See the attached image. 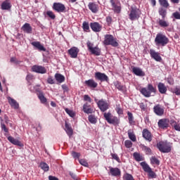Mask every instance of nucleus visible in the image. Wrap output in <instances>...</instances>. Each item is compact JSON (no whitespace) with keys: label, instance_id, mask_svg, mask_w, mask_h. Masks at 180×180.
Instances as JSON below:
<instances>
[{"label":"nucleus","instance_id":"f257e3e1","mask_svg":"<svg viewBox=\"0 0 180 180\" xmlns=\"http://www.w3.org/2000/svg\"><path fill=\"white\" fill-rule=\"evenodd\" d=\"M169 43V39L165 36V34L162 33H158L156 34L155 38V44L156 46H162V47H165Z\"/></svg>","mask_w":180,"mask_h":180},{"label":"nucleus","instance_id":"f03ea898","mask_svg":"<svg viewBox=\"0 0 180 180\" xmlns=\"http://www.w3.org/2000/svg\"><path fill=\"white\" fill-rule=\"evenodd\" d=\"M157 147L159 151L163 153H171V150H172V146L171 145L170 143L168 142H159L157 144Z\"/></svg>","mask_w":180,"mask_h":180},{"label":"nucleus","instance_id":"7ed1b4c3","mask_svg":"<svg viewBox=\"0 0 180 180\" xmlns=\"http://www.w3.org/2000/svg\"><path fill=\"white\" fill-rule=\"evenodd\" d=\"M141 94L145 96V98H150L151 96V94H155L157 92V89L153 86V84H148L147 88H142L140 90Z\"/></svg>","mask_w":180,"mask_h":180},{"label":"nucleus","instance_id":"20e7f679","mask_svg":"<svg viewBox=\"0 0 180 180\" xmlns=\"http://www.w3.org/2000/svg\"><path fill=\"white\" fill-rule=\"evenodd\" d=\"M103 43L105 46H112V47H117L119 46V43H117L116 39H115V37L111 34L105 35V40Z\"/></svg>","mask_w":180,"mask_h":180},{"label":"nucleus","instance_id":"39448f33","mask_svg":"<svg viewBox=\"0 0 180 180\" xmlns=\"http://www.w3.org/2000/svg\"><path fill=\"white\" fill-rule=\"evenodd\" d=\"M104 118L110 124H119L120 122L117 117L113 116L110 112L103 114Z\"/></svg>","mask_w":180,"mask_h":180},{"label":"nucleus","instance_id":"423d86ee","mask_svg":"<svg viewBox=\"0 0 180 180\" xmlns=\"http://www.w3.org/2000/svg\"><path fill=\"white\" fill-rule=\"evenodd\" d=\"M104 118L110 124H119L120 122L117 117L113 116L110 112L103 114Z\"/></svg>","mask_w":180,"mask_h":180},{"label":"nucleus","instance_id":"0eeeda50","mask_svg":"<svg viewBox=\"0 0 180 180\" xmlns=\"http://www.w3.org/2000/svg\"><path fill=\"white\" fill-rule=\"evenodd\" d=\"M104 118L110 124H119L120 122L117 117L113 116L110 112L103 114Z\"/></svg>","mask_w":180,"mask_h":180},{"label":"nucleus","instance_id":"6e6552de","mask_svg":"<svg viewBox=\"0 0 180 180\" xmlns=\"http://www.w3.org/2000/svg\"><path fill=\"white\" fill-rule=\"evenodd\" d=\"M140 165L142 167L143 171L148 174V176H150V178H152V179L157 178V174H155V172L153 171V169H151V167H150V166L148 165V164H147V162H142L140 163Z\"/></svg>","mask_w":180,"mask_h":180},{"label":"nucleus","instance_id":"1a4fd4ad","mask_svg":"<svg viewBox=\"0 0 180 180\" xmlns=\"http://www.w3.org/2000/svg\"><path fill=\"white\" fill-rule=\"evenodd\" d=\"M140 15H141V12L139 9L131 8L129 14V18L131 21L139 20Z\"/></svg>","mask_w":180,"mask_h":180},{"label":"nucleus","instance_id":"9d476101","mask_svg":"<svg viewBox=\"0 0 180 180\" xmlns=\"http://www.w3.org/2000/svg\"><path fill=\"white\" fill-rule=\"evenodd\" d=\"M88 50L91 51V54H94V56H99L101 54V49L98 46L94 47V44L91 43V41H87L86 43Z\"/></svg>","mask_w":180,"mask_h":180},{"label":"nucleus","instance_id":"9b49d317","mask_svg":"<svg viewBox=\"0 0 180 180\" xmlns=\"http://www.w3.org/2000/svg\"><path fill=\"white\" fill-rule=\"evenodd\" d=\"M98 108L100 109L101 112H106L108 109H109V103L108 101L101 99L96 102Z\"/></svg>","mask_w":180,"mask_h":180},{"label":"nucleus","instance_id":"f8f14e48","mask_svg":"<svg viewBox=\"0 0 180 180\" xmlns=\"http://www.w3.org/2000/svg\"><path fill=\"white\" fill-rule=\"evenodd\" d=\"M110 2L112 7V11L115 13H120L122 11V6L120 1H115V0H110Z\"/></svg>","mask_w":180,"mask_h":180},{"label":"nucleus","instance_id":"ddd939ff","mask_svg":"<svg viewBox=\"0 0 180 180\" xmlns=\"http://www.w3.org/2000/svg\"><path fill=\"white\" fill-rule=\"evenodd\" d=\"M32 70L33 72H37V74H46L47 72V69L41 65H34L32 67Z\"/></svg>","mask_w":180,"mask_h":180},{"label":"nucleus","instance_id":"4468645a","mask_svg":"<svg viewBox=\"0 0 180 180\" xmlns=\"http://www.w3.org/2000/svg\"><path fill=\"white\" fill-rule=\"evenodd\" d=\"M95 78L101 82H108L109 81V77L105 73L101 72H97L95 73Z\"/></svg>","mask_w":180,"mask_h":180},{"label":"nucleus","instance_id":"2eb2a0df","mask_svg":"<svg viewBox=\"0 0 180 180\" xmlns=\"http://www.w3.org/2000/svg\"><path fill=\"white\" fill-rule=\"evenodd\" d=\"M68 53L71 58H77V57H78V53H79V49L76 46H72L68 51Z\"/></svg>","mask_w":180,"mask_h":180},{"label":"nucleus","instance_id":"dca6fc26","mask_svg":"<svg viewBox=\"0 0 180 180\" xmlns=\"http://www.w3.org/2000/svg\"><path fill=\"white\" fill-rule=\"evenodd\" d=\"M53 10L60 13L65 11V6L61 3H54L53 4Z\"/></svg>","mask_w":180,"mask_h":180},{"label":"nucleus","instance_id":"f3484780","mask_svg":"<svg viewBox=\"0 0 180 180\" xmlns=\"http://www.w3.org/2000/svg\"><path fill=\"white\" fill-rule=\"evenodd\" d=\"M150 55L151 58H153L155 61L161 62L162 60V58H161V56H160V53L155 52L154 49L150 50Z\"/></svg>","mask_w":180,"mask_h":180},{"label":"nucleus","instance_id":"a211bd4d","mask_svg":"<svg viewBox=\"0 0 180 180\" xmlns=\"http://www.w3.org/2000/svg\"><path fill=\"white\" fill-rule=\"evenodd\" d=\"M90 27L93 30V32H99L102 30V25L99 24V22H91Z\"/></svg>","mask_w":180,"mask_h":180},{"label":"nucleus","instance_id":"6ab92c4d","mask_svg":"<svg viewBox=\"0 0 180 180\" xmlns=\"http://www.w3.org/2000/svg\"><path fill=\"white\" fill-rule=\"evenodd\" d=\"M160 129H167L168 124H169V121L167 119H161L158 122Z\"/></svg>","mask_w":180,"mask_h":180},{"label":"nucleus","instance_id":"aec40b11","mask_svg":"<svg viewBox=\"0 0 180 180\" xmlns=\"http://www.w3.org/2000/svg\"><path fill=\"white\" fill-rule=\"evenodd\" d=\"M132 72L137 77H144L146 75V73L143 71V70L137 67L132 68Z\"/></svg>","mask_w":180,"mask_h":180},{"label":"nucleus","instance_id":"412c9836","mask_svg":"<svg viewBox=\"0 0 180 180\" xmlns=\"http://www.w3.org/2000/svg\"><path fill=\"white\" fill-rule=\"evenodd\" d=\"M153 112L157 116H162L164 115V108L160 105H157L153 108Z\"/></svg>","mask_w":180,"mask_h":180},{"label":"nucleus","instance_id":"4be33fe9","mask_svg":"<svg viewBox=\"0 0 180 180\" xmlns=\"http://www.w3.org/2000/svg\"><path fill=\"white\" fill-rule=\"evenodd\" d=\"M142 136L143 139H146L148 141H151L153 140V136L151 135V132L148 131L147 129H144L142 131Z\"/></svg>","mask_w":180,"mask_h":180},{"label":"nucleus","instance_id":"5701e85b","mask_svg":"<svg viewBox=\"0 0 180 180\" xmlns=\"http://www.w3.org/2000/svg\"><path fill=\"white\" fill-rule=\"evenodd\" d=\"M110 168V174H111L112 176H120V169L117 167H109Z\"/></svg>","mask_w":180,"mask_h":180},{"label":"nucleus","instance_id":"b1692460","mask_svg":"<svg viewBox=\"0 0 180 180\" xmlns=\"http://www.w3.org/2000/svg\"><path fill=\"white\" fill-rule=\"evenodd\" d=\"M8 141H10V143H11V144H13L14 146H18V147H23V144H22V142L13 138V136H8Z\"/></svg>","mask_w":180,"mask_h":180},{"label":"nucleus","instance_id":"393cba45","mask_svg":"<svg viewBox=\"0 0 180 180\" xmlns=\"http://www.w3.org/2000/svg\"><path fill=\"white\" fill-rule=\"evenodd\" d=\"M21 29L25 33H27L28 34H30L33 30L32 26H30V24L27 22L25 23Z\"/></svg>","mask_w":180,"mask_h":180},{"label":"nucleus","instance_id":"a878e982","mask_svg":"<svg viewBox=\"0 0 180 180\" xmlns=\"http://www.w3.org/2000/svg\"><path fill=\"white\" fill-rule=\"evenodd\" d=\"M2 11H9L11 8H12V5L11 4V1L9 0L4 1L1 5Z\"/></svg>","mask_w":180,"mask_h":180},{"label":"nucleus","instance_id":"bb28decb","mask_svg":"<svg viewBox=\"0 0 180 180\" xmlns=\"http://www.w3.org/2000/svg\"><path fill=\"white\" fill-rule=\"evenodd\" d=\"M32 46L37 49L39 51H46V48L39 41H33L31 43Z\"/></svg>","mask_w":180,"mask_h":180},{"label":"nucleus","instance_id":"cd10ccee","mask_svg":"<svg viewBox=\"0 0 180 180\" xmlns=\"http://www.w3.org/2000/svg\"><path fill=\"white\" fill-rule=\"evenodd\" d=\"M84 84L86 85V86H89V88H96V86H98V83H96L95 80L92 79L86 80Z\"/></svg>","mask_w":180,"mask_h":180},{"label":"nucleus","instance_id":"c85d7f7f","mask_svg":"<svg viewBox=\"0 0 180 180\" xmlns=\"http://www.w3.org/2000/svg\"><path fill=\"white\" fill-rule=\"evenodd\" d=\"M8 101L11 108H13V109H19V103H18L15 99L8 97Z\"/></svg>","mask_w":180,"mask_h":180},{"label":"nucleus","instance_id":"c756f323","mask_svg":"<svg viewBox=\"0 0 180 180\" xmlns=\"http://www.w3.org/2000/svg\"><path fill=\"white\" fill-rule=\"evenodd\" d=\"M169 124L176 130V131H180V124L179 123L176 122L174 120H169Z\"/></svg>","mask_w":180,"mask_h":180},{"label":"nucleus","instance_id":"7c9ffc66","mask_svg":"<svg viewBox=\"0 0 180 180\" xmlns=\"http://www.w3.org/2000/svg\"><path fill=\"white\" fill-rule=\"evenodd\" d=\"M158 89L160 94H167V86H165L164 83L160 82L158 85Z\"/></svg>","mask_w":180,"mask_h":180},{"label":"nucleus","instance_id":"2f4dec72","mask_svg":"<svg viewBox=\"0 0 180 180\" xmlns=\"http://www.w3.org/2000/svg\"><path fill=\"white\" fill-rule=\"evenodd\" d=\"M55 79H56V81L59 82V84H62V82H64L65 81V77H64V75L60 73H56L55 75Z\"/></svg>","mask_w":180,"mask_h":180},{"label":"nucleus","instance_id":"473e14b6","mask_svg":"<svg viewBox=\"0 0 180 180\" xmlns=\"http://www.w3.org/2000/svg\"><path fill=\"white\" fill-rule=\"evenodd\" d=\"M88 6L89 9H90L93 13H96V12H98V5L96 4L89 3Z\"/></svg>","mask_w":180,"mask_h":180},{"label":"nucleus","instance_id":"72a5a7b5","mask_svg":"<svg viewBox=\"0 0 180 180\" xmlns=\"http://www.w3.org/2000/svg\"><path fill=\"white\" fill-rule=\"evenodd\" d=\"M83 112H84V113H87V115H89L91 113H94V109L89 108L88 106V103H86L83 105Z\"/></svg>","mask_w":180,"mask_h":180},{"label":"nucleus","instance_id":"f704fd0d","mask_svg":"<svg viewBox=\"0 0 180 180\" xmlns=\"http://www.w3.org/2000/svg\"><path fill=\"white\" fill-rule=\"evenodd\" d=\"M158 24L160 27H168L169 26V22L168 21H165L164 19H159Z\"/></svg>","mask_w":180,"mask_h":180},{"label":"nucleus","instance_id":"c9c22d12","mask_svg":"<svg viewBox=\"0 0 180 180\" xmlns=\"http://www.w3.org/2000/svg\"><path fill=\"white\" fill-rule=\"evenodd\" d=\"M128 137L129 139L131 140V141H136L137 139L136 138V135L134 134V132L131 131V129L128 130Z\"/></svg>","mask_w":180,"mask_h":180},{"label":"nucleus","instance_id":"e433bc0d","mask_svg":"<svg viewBox=\"0 0 180 180\" xmlns=\"http://www.w3.org/2000/svg\"><path fill=\"white\" fill-rule=\"evenodd\" d=\"M114 85H115V88H117V89H118V91H120L121 92H124V86L122 85V84H120V82H114Z\"/></svg>","mask_w":180,"mask_h":180},{"label":"nucleus","instance_id":"4c0bfd02","mask_svg":"<svg viewBox=\"0 0 180 180\" xmlns=\"http://www.w3.org/2000/svg\"><path fill=\"white\" fill-rule=\"evenodd\" d=\"M65 131L68 134V136H69V137H71V136H72V128H71V127H70V125H68V124L65 123Z\"/></svg>","mask_w":180,"mask_h":180},{"label":"nucleus","instance_id":"58836bf2","mask_svg":"<svg viewBox=\"0 0 180 180\" xmlns=\"http://www.w3.org/2000/svg\"><path fill=\"white\" fill-rule=\"evenodd\" d=\"M39 167L43 169V171H44V172H47L49 169H50L49 165H47L46 162H41Z\"/></svg>","mask_w":180,"mask_h":180},{"label":"nucleus","instance_id":"ea45409f","mask_svg":"<svg viewBox=\"0 0 180 180\" xmlns=\"http://www.w3.org/2000/svg\"><path fill=\"white\" fill-rule=\"evenodd\" d=\"M127 116H128V120L129 124H134V117H133V113L128 112H127Z\"/></svg>","mask_w":180,"mask_h":180},{"label":"nucleus","instance_id":"a19ab883","mask_svg":"<svg viewBox=\"0 0 180 180\" xmlns=\"http://www.w3.org/2000/svg\"><path fill=\"white\" fill-rule=\"evenodd\" d=\"M38 98L41 103H46L47 102V98H46L44 94L41 92L38 94Z\"/></svg>","mask_w":180,"mask_h":180},{"label":"nucleus","instance_id":"79ce46f5","mask_svg":"<svg viewBox=\"0 0 180 180\" xmlns=\"http://www.w3.org/2000/svg\"><path fill=\"white\" fill-rule=\"evenodd\" d=\"M89 122L90 123H92V124H96V123L98 122V120H96V116L94 115H89Z\"/></svg>","mask_w":180,"mask_h":180},{"label":"nucleus","instance_id":"37998d69","mask_svg":"<svg viewBox=\"0 0 180 180\" xmlns=\"http://www.w3.org/2000/svg\"><path fill=\"white\" fill-rule=\"evenodd\" d=\"M141 148H142L143 151H144L148 155L151 154V148L149 147H147L145 145H141Z\"/></svg>","mask_w":180,"mask_h":180},{"label":"nucleus","instance_id":"c03bdc74","mask_svg":"<svg viewBox=\"0 0 180 180\" xmlns=\"http://www.w3.org/2000/svg\"><path fill=\"white\" fill-rule=\"evenodd\" d=\"M159 15L162 16V19H165L167 16V10L162 8H159Z\"/></svg>","mask_w":180,"mask_h":180},{"label":"nucleus","instance_id":"a18cd8bd","mask_svg":"<svg viewBox=\"0 0 180 180\" xmlns=\"http://www.w3.org/2000/svg\"><path fill=\"white\" fill-rule=\"evenodd\" d=\"M133 157L136 160V161H138V162H140V161H143V157L140 155L139 153L136 152L134 153Z\"/></svg>","mask_w":180,"mask_h":180},{"label":"nucleus","instance_id":"49530a36","mask_svg":"<svg viewBox=\"0 0 180 180\" xmlns=\"http://www.w3.org/2000/svg\"><path fill=\"white\" fill-rule=\"evenodd\" d=\"M172 94H174L177 96H180V86H176L172 90Z\"/></svg>","mask_w":180,"mask_h":180},{"label":"nucleus","instance_id":"de8ad7c7","mask_svg":"<svg viewBox=\"0 0 180 180\" xmlns=\"http://www.w3.org/2000/svg\"><path fill=\"white\" fill-rule=\"evenodd\" d=\"M159 3L163 8H168L169 6V4H168V1L167 0H159Z\"/></svg>","mask_w":180,"mask_h":180},{"label":"nucleus","instance_id":"09e8293b","mask_svg":"<svg viewBox=\"0 0 180 180\" xmlns=\"http://www.w3.org/2000/svg\"><path fill=\"white\" fill-rule=\"evenodd\" d=\"M115 110L118 115H123V110L120 106V104H116Z\"/></svg>","mask_w":180,"mask_h":180},{"label":"nucleus","instance_id":"8fccbe9b","mask_svg":"<svg viewBox=\"0 0 180 180\" xmlns=\"http://www.w3.org/2000/svg\"><path fill=\"white\" fill-rule=\"evenodd\" d=\"M124 180H134V177L130 174L126 173L123 176Z\"/></svg>","mask_w":180,"mask_h":180},{"label":"nucleus","instance_id":"3c124183","mask_svg":"<svg viewBox=\"0 0 180 180\" xmlns=\"http://www.w3.org/2000/svg\"><path fill=\"white\" fill-rule=\"evenodd\" d=\"M150 162L151 164H155V165H160V160H158V159H157L155 157H152L150 158Z\"/></svg>","mask_w":180,"mask_h":180},{"label":"nucleus","instance_id":"603ef678","mask_svg":"<svg viewBox=\"0 0 180 180\" xmlns=\"http://www.w3.org/2000/svg\"><path fill=\"white\" fill-rule=\"evenodd\" d=\"M82 29L84 32H88L89 30V24L84 21L82 24Z\"/></svg>","mask_w":180,"mask_h":180},{"label":"nucleus","instance_id":"864d4df0","mask_svg":"<svg viewBox=\"0 0 180 180\" xmlns=\"http://www.w3.org/2000/svg\"><path fill=\"white\" fill-rule=\"evenodd\" d=\"M124 146L127 148H131L133 147V143L130 140H126L124 141Z\"/></svg>","mask_w":180,"mask_h":180},{"label":"nucleus","instance_id":"5fc2aeb1","mask_svg":"<svg viewBox=\"0 0 180 180\" xmlns=\"http://www.w3.org/2000/svg\"><path fill=\"white\" fill-rule=\"evenodd\" d=\"M65 110L66 113H68V115H69V116H70V117H75V112H74V111L69 110L68 108H65Z\"/></svg>","mask_w":180,"mask_h":180},{"label":"nucleus","instance_id":"6e6d98bb","mask_svg":"<svg viewBox=\"0 0 180 180\" xmlns=\"http://www.w3.org/2000/svg\"><path fill=\"white\" fill-rule=\"evenodd\" d=\"M46 15H47V16H49V18H51V19H53V20L56 19V15H55L54 13H53V11H48L46 12Z\"/></svg>","mask_w":180,"mask_h":180},{"label":"nucleus","instance_id":"4d7b16f0","mask_svg":"<svg viewBox=\"0 0 180 180\" xmlns=\"http://www.w3.org/2000/svg\"><path fill=\"white\" fill-rule=\"evenodd\" d=\"M1 130H4L5 133H8L9 129L6 127V125H5V124L3 122L2 120L1 122Z\"/></svg>","mask_w":180,"mask_h":180},{"label":"nucleus","instance_id":"13d9d810","mask_svg":"<svg viewBox=\"0 0 180 180\" xmlns=\"http://www.w3.org/2000/svg\"><path fill=\"white\" fill-rule=\"evenodd\" d=\"M72 157H73V158H75V160H77V159L79 158V157H81V153H77L75 151H72Z\"/></svg>","mask_w":180,"mask_h":180},{"label":"nucleus","instance_id":"bf43d9fd","mask_svg":"<svg viewBox=\"0 0 180 180\" xmlns=\"http://www.w3.org/2000/svg\"><path fill=\"white\" fill-rule=\"evenodd\" d=\"M110 155L113 160H115V161H117V162H120V158H119V156H117V154L111 153Z\"/></svg>","mask_w":180,"mask_h":180},{"label":"nucleus","instance_id":"052dcab7","mask_svg":"<svg viewBox=\"0 0 180 180\" xmlns=\"http://www.w3.org/2000/svg\"><path fill=\"white\" fill-rule=\"evenodd\" d=\"M79 162L81 165H83V167H88V162L84 159L79 160Z\"/></svg>","mask_w":180,"mask_h":180},{"label":"nucleus","instance_id":"680f3d73","mask_svg":"<svg viewBox=\"0 0 180 180\" xmlns=\"http://www.w3.org/2000/svg\"><path fill=\"white\" fill-rule=\"evenodd\" d=\"M84 101L85 102H89V103H91V102H92V99L91 98V97L88 95H84Z\"/></svg>","mask_w":180,"mask_h":180},{"label":"nucleus","instance_id":"e2e57ef3","mask_svg":"<svg viewBox=\"0 0 180 180\" xmlns=\"http://www.w3.org/2000/svg\"><path fill=\"white\" fill-rule=\"evenodd\" d=\"M10 61L11 63H13L14 64H20V63L19 60H16V58L15 57L11 58Z\"/></svg>","mask_w":180,"mask_h":180},{"label":"nucleus","instance_id":"0e129e2a","mask_svg":"<svg viewBox=\"0 0 180 180\" xmlns=\"http://www.w3.org/2000/svg\"><path fill=\"white\" fill-rule=\"evenodd\" d=\"M34 78V76H33V75L32 74H28L26 77V79L27 81H32L33 79Z\"/></svg>","mask_w":180,"mask_h":180},{"label":"nucleus","instance_id":"69168bd1","mask_svg":"<svg viewBox=\"0 0 180 180\" xmlns=\"http://www.w3.org/2000/svg\"><path fill=\"white\" fill-rule=\"evenodd\" d=\"M30 91L31 92H36L37 91V86L31 85L30 87Z\"/></svg>","mask_w":180,"mask_h":180},{"label":"nucleus","instance_id":"338daca9","mask_svg":"<svg viewBox=\"0 0 180 180\" xmlns=\"http://www.w3.org/2000/svg\"><path fill=\"white\" fill-rule=\"evenodd\" d=\"M172 15L175 19L180 20V13L179 12H174Z\"/></svg>","mask_w":180,"mask_h":180},{"label":"nucleus","instance_id":"774afa93","mask_svg":"<svg viewBox=\"0 0 180 180\" xmlns=\"http://www.w3.org/2000/svg\"><path fill=\"white\" fill-rule=\"evenodd\" d=\"M70 175L72 178V179H75V180H79V178H78V176H77L76 174L72 173V172H70Z\"/></svg>","mask_w":180,"mask_h":180}]
</instances>
